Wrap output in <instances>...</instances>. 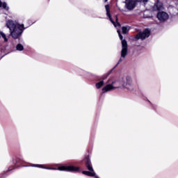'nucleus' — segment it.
I'll return each mask as SVG.
<instances>
[{
	"instance_id": "nucleus-1",
	"label": "nucleus",
	"mask_w": 178,
	"mask_h": 178,
	"mask_svg": "<svg viewBox=\"0 0 178 178\" xmlns=\"http://www.w3.org/2000/svg\"><path fill=\"white\" fill-rule=\"evenodd\" d=\"M107 83H111V84H107L104 87L102 88L103 92H108V91H112V90H116V88L127 90V91H133L134 90L133 79L130 76L122 77L117 81H113L112 78H110Z\"/></svg>"
},
{
	"instance_id": "nucleus-2",
	"label": "nucleus",
	"mask_w": 178,
	"mask_h": 178,
	"mask_svg": "<svg viewBox=\"0 0 178 178\" xmlns=\"http://www.w3.org/2000/svg\"><path fill=\"white\" fill-rule=\"evenodd\" d=\"M6 27L9 29L10 34L15 40L19 38V36L22 35V33L24 30V25L19 24L17 22L12 20L7 21Z\"/></svg>"
},
{
	"instance_id": "nucleus-3",
	"label": "nucleus",
	"mask_w": 178,
	"mask_h": 178,
	"mask_svg": "<svg viewBox=\"0 0 178 178\" xmlns=\"http://www.w3.org/2000/svg\"><path fill=\"white\" fill-rule=\"evenodd\" d=\"M32 166H35V168H40L42 169H48L49 170H64L65 172H79L80 168L79 167L73 166V165H63L60 166L58 168H47L45 167V165H33Z\"/></svg>"
},
{
	"instance_id": "nucleus-4",
	"label": "nucleus",
	"mask_w": 178,
	"mask_h": 178,
	"mask_svg": "<svg viewBox=\"0 0 178 178\" xmlns=\"http://www.w3.org/2000/svg\"><path fill=\"white\" fill-rule=\"evenodd\" d=\"M86 166L89 171H83V175H86V176H89L90 177H94V176L96 178H99L98 176H95V172L94 171V168H92V165H91V161H90V158L86 157Z\"/></svg>"
},
{
	"instance_id": "nucleus-5",
	"label": "nucleus",
	"mask_w": 178,
	"mask_h": 178,
	"mask_svg": "<svg viewBox=\"0 0 178 178\" xmlns=\"http://www.w3.org/2000/svg\"><path fill=\"white\" fill-rule=\"evenodd\" d=\"M117 33L122 41L121 58H126V56L127 55V42L123 40V36L120 34V31L118 30Z\"/></svg>"
},
{
	"instance_id": "nucleus-6",
	"label": "nucleus",
	"mask_w": 178,
	"mask_h": 178,
	"mask_svg": "<svg viewBox=\"0 0 178 178\" xmlns=\"http://www.w3.org/2000/svg\"><path fill=\"white\" fill-rule=\"evenodd\" d=\"M147 1L148 0H126L125 3L129 10H131L134 8H136V2H143V3H146Z\"/></svg>"
},
{
	"instance_id": "nucleus-7",
	"label": "nucleus",
	"mask_w": 178,
	"mask_h": 178,
	"mask_svg": "<svg viewBox=\"0 0 178 178\" xmlns=\"http://www.w3.org/2000/svg\"><path fill=\"white\" fill-rule=\"evenodd\" d=\"M151 34V31L148 29H145L143 32L139 33L136 36V40H145L146 38H148Z\"/></svg>"
},
{
	"instance_id": "nucleus-8",
	"label": "nucleus",
	"mask_w": 178,
	"mask_h": 178,
	"mask_svg": "<svg viewBox=\"0 0 178 178\" xmlns=\"http://www.w3.org/2000/svg\"><path fill=\"white\" fill-rule=\"evenodd\" d=\"M106 8V15L109 19V20L111 22V23H113V26H115V27H120V24H119V22H114L113 19H112V17H111V13L109 11V5H106L105 6Z\"/></svg>"
},
{
	"instance_id": "nucleus-9",
	"label": "nucleus",
	"mask_w": 178,
	"mask_h": 178,
	"mask_svg": "<svg viewBox=\"0 0 178 178\" xmlns=\"http://www.w3.org/2000/svg\"><path fill=\"white\" fill-rule=\"evenodd\" d=\"M157 18L159 20H160V22H165L169 19V15L165 12H159L157 14Z\"/></svg>"
},
{
	"instance_id": "nucleus-10",
	"label": "nucleus",
	"mask_w": 178,
	"mask_h": 178,
	"mask_svg": "<svg viewBox=\"0 0 178 178\" xmlns=\"http://www.w3.org/2000/svg\"><path fill=\"white\" fill-rule=\"evenodd\" d=\"M154 10H162L163 9V4L162 3L158 1L154 6L153 7Z\"/></svg>"
},
{
	"instance_id": "nucleus-11",
	"label": "nucleus",
	"mask_w": 178,
	"mask_h": 178,
	"mask_svg": "<svg viewBox=\"0 0 178 178\" xmlns=\"http://www.w3.org/2000/svg\"><path fill=\"white\" fill-rule=\"evenodd\" d=\"M0 8H3L6 10H9V7H8V5L5 2H2L0 1Z\"/></svg>"
},
{
	"instance_id": "nucleus-12",
	"label": "nucleus",
	"mask_w": 178,
	"mask_h": 178,
	"mask_svg": "<svg viewBox=\"0 0 178 178\" xmlns=\"http://www.w3.org/2000/svg\"><path fill=\"white\" fill-rule=\"evenodd\" d=\"M104 83H105V82H104V81H101L99 83H96L97 88H101L102 87V86H104Z\"/></svg>"
},
{
	"instance_id": "nucleus-13",
	"label": "nucleus",
	"mask_w": 178,
	"mask_h": 178,
	"mask_svg": "<svg viewBox=\"0 0 178 178\" xmlns=\"http://www.w3.org/2000/svg\"><path fill=\"white\" fill-rule=\"evenodd\" d=\"M122 30L123 34H127V33H129V28L127 26H123L122 28Z\"/></svg>"
},
{
	"instance_id": "nucleus-14",
	"label": "nucleus",
	"mask_w": 178,
	"mask_h": 178,
	"mask_svg": "<svg viewBox=\"0 0 178 178\" xmlns=\"http://www.w3.org/2000/svg\"><path fill=\"white\" fill-rule=\"evenodd\" d=\"M0 34H1V37H2V38H3L4 41L6 42H8V38H6V35L4 33H3V32H1Z\"/></svg>"
},
{
	"instance_id": "nucleus-15",
	"label": "nucleus",
	"mask_w": 178,
	"mask_h": 178,
	"mask_svg": "<svg viewBox=\"0 0 178 178\" xmlns=\"http://www.w3.org/2000/svg\"><path fill=\"white\" fill-rule=\"evenodd\" d=\"M23 45H22L21 44L17 45V51H23Z\"/></svg>"
},
{
	"instance_id": "nucleus-16",
	"label": "nucleus",
	"mask_w": 178,
	"mask_h": 178,
	"mask_svg": "<svg viewBox=\"0 0 178 178\" xmlns=\"http://www.w3.org/2000/svg\"><path fill=\"white\" fill-rule=\"evenodd\" d=\"M122 58H120L118 63H120V62H122Z\"/></svg>"
},
{
	"instance_id": "nucleus-17",
	"label": "nucleus",
	"mask_w": 178,
	"mask_h": 178,
	"mask_svg": "<svg viewBox=\"0 0 178 178\" xmlns=\"http://www.w3.org/2000/svg\"><path fill=\"white\" fill-rule=\"evenodd\" d=\"M115 20H116V22H118V17H115Z\"/></svg>"
},
{
	"instance_id": "nucleus-18",
	"label": "nucleus",
	"mask_w": 178,
	"mask_h": 178,
	"mask_svg": "<svg viewBox=\"0 0 178 178\" xmlns=\"http://www.w3.org/2000/svg\"><path fill=\"white\" fill-rule=\"evenodd\" d=\"M105 1V2H106V1H108V0H104Z\"/></svg>"
}]
</instances>
